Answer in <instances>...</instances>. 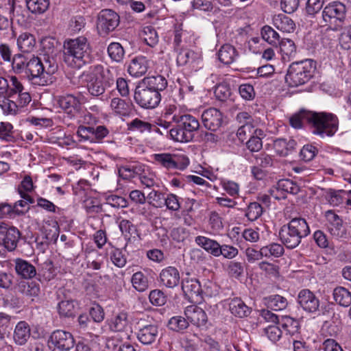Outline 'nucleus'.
<instances>
[{"mask_svg":"<svg viewBox=\"0 0 351 351\" xmlns=\"http://www.w3.org/2000/svg\"><path fill=\"white\" fill-rule=\"evenodd\" d=\"M226 271L231 277L239 278L243 275L244 267L240 262L230 261L228 264Z\"/></svg>","mask_w":351,"mask_h":351,"instance_id":"69168bd1","label":"nucleus"},{"mask_svg":"<svg viewBox=\"0 0 351 351\" xmlns=\"http://www.w3.org/2000/svg\"><path fill=\"white\" fill-rule=\"evenodd\" d=\"M346 5L339 1H333L326 5L322 10V26L335 32L342 28L346 19Z\"/></svg>","mask_w":351,"mask_h":351,"instance_id":"39448f33","label":"nucleus"},{"mask_svg":"<svg viewBox=\"0 0 351 351\" xmlns=\"http://www.w3.org/2000/svg\"><path fill=\"white\" fill-rule=\"evenodd\" d=\"M274 25L283 32H292L295 29V23L289 16L280 14L273 18Z\"/></svg>","mask_w":351,"mask_h":351,"instance_id":"72a5a7b5","label":"nucleus"},{"mask_svg":"<svg viewBox=\"0 0 351 351\" xmlns=\"http://www.w3.org/2000/svg\"><path fill=\"white\" fill-rule=\"evenodd\" d=\"M315 65L313 60H305L290 65L285 77L286 82L293 87L308 82L313 76Z\"/></svg>","mask_w":351,"mask_h":351,"instance_id":"20e7f679","label":"nucleus"},{"mask_svg":"<svg viewBox=\"0 0 351 351\" xmlns=\"http://www.w3.org/2000/svg\"><path fill=\"white\" fill-rule=\"evenodd\" d=\"M14 10L13 5H10L9 10H0V31L7 29L10 26L12 20V14Z\"/></svg>","mask_w":351,"mask_h":351,"instance_id":"052dcab7","label":"nucleus"},{"mask_svg":"<svg viewBox=\"0 0 351 351\" xmlns=\"http://www.w3.org/2000/svg\"><path fill=\"white\" fill-rule=\"evenodd\" d=\"M15 269L16 273L24 278H32L36 274L34 266L22 259L16 261Z\"/></svg>","mask_w":351,"mask_h":351,"instance_id":"f704fd0d","label":"nucleus"},{"mask_svg":"<svg viewBox=\"0 0 351 351\" xmlns=\"http://www.w3.org/2000/svg\"><path fill=\"white\" fill-rule=\"evenodd\" d=\"M202 120L206 128L212 131H216L222 125V113L217 108H210L203 112Z\"/></svg>","mask_w":351,"mask_h":351,"instance_id":"4468645a","label":"nucleus"},{"mask_svg":"<svg viewBox=\"0 0 351 351\" xmlns=\"http://www.w3.org/2000/svg\"><path fill=\"white\" fill-rule=\"evenodd\" d=\"M278 189L281 190L282 193H290L293 195L298 194L300 191V186L293 181L289 179L280 180L277 183Z\"/></svg>","mask_w":351,"mask_h":351,"instance_id":"de8ad7c7","label":"nucleus"},{"mask_svg":"<svg viewBox=\"0 0 351 351\" xmlns=\"http://www.w3.org/2000/svg\"><path fill=\"white\" fill-rule=\"evenodd\" d=\"M174 122L191 134H194L193 132L199 128L198 120L189 114H182L181 116L174 117Z\"/></svg>","mask_w":351,"mask_h":351,"instance_id":"a878e982","label":"nucleus"},{"mask_svg":"<svg viewBox=\"0 0 351 351\" xmlns=\"http://www.w3.org/2000/svg\"><path fill=\"white\" fill-rule=\"evenodd\" d=\"M134 98L141 108L152 109L158 106L161 95L157 91L151 90L139 84L135 90Z\"/></svg>","mask_w":351,"mask_h":351,"instance_id":"6e6552de","label":"nucleus"},{"mask_svg":"<svg viewBox=\"0 0 351 351\" xmlns=\"http://www.w3.org/2000/svg\"><path fill=\"white\" fill-rule=\"evenodd\" d=\"M197 53L193 51L184 49H181L176 58V62L178 66H184L192 63L197 58Z\"/></svg>","mask_w":351,"mask_h":351,"instance_id":"09e8293b","label":"nucleus"},{"mask_svg":"<svg viewBox=\"0 0 351 351\" xmlns=\"http://www.w3.org/2000/svg\"><path fill=\"white\" fill-rule=\"evenodd\" d=\"M238 56L237 49L229 44L221 46L218 51L219 60L225 64H230L234 62Z\"/></svg>","mask_w":351,"mask_h":351,"instance_id":"c756f323","label":"nucleus"},{"mask_svg":"<svg viewBox=\"0 0 351 351\" xmlns=\"http://www.w3.org/2000/svg\"><path fill=\"white\" fill-rule=\"evenodd\" d=\"M296 145L297 143L293 139L287 141L285 138H278L274 142V149L278 155L285 156L295 149Z\"/></svg>","mask_w":351,"mask_h":351,"instance_id":"7c9ffc66","label":"nucleus"},{"mask_svg":"<svg viewBox=\"0 0 351 351\" xmlns=\"http://www.w3.org/2000/svg\"><path fill=\"white\" fill-rule=\"evenodd\" d=\"M261 36L264 40L271 45H276L280 39L278 32L269 25H265L262 27Z\"/></svg>","mask_w":351,"mask_h":351,"instance_id":"603ef678","label":"nucleus"},{"mask_svg":"<svg viewBox=\"0 0 351 351\" xmlns=\"http://www.w3.org/2000/svg\"><path fill=\"white\" fill-rule=\"evenodd\" d=\"M287 225L300 242L303 238L306 237L311 232L306 221L301 217L292 219Z\"/></svg>","mask_w":351,"mask_h":351,"instance_id":"aec40b11","label":"nucleus"},{"mask_svg":"<svg viewBox=\"0 0 351 351\" xmlns=\"http://www.w3.org/2000/svg\"><path fill=\"white\" fill-rule=\"evenodd\" d=\"M58 311L60 317H69L75 315V304L73 300H62L58 304Z\"/></svg>","mask_w":351,"mask_h":351,"instance_id":"79ce46f5","label":"nucleus"},{"mask_svg":"<svg viewBox=\"0 0 351 351\" xmlns=\"http://www.w3.org/2000/svg\"><path fill=\"white\" fill-rule=\"evenodd\" d=\"M140 84L145 88H149L151 90L157 91L160 93V91L165 90L167 87V81L165 77L158 75L145 77Z\"/></svg>","mask_w":351,"mask_h":351,"instance_id":"bb28decb","label":"nucleus"},{"mask_svg":"<svg viewBox=\"0 0 351 351\" xmlns=\"http://www.w3.org/2000/svg\"><path fill=\"white\" fill-rule=\"evenodd\" d=\"M215 95L219 101H226L231 95L230 86L226 83H221L215 86Z\"/></svg>","mask_w":351,"mask_h":351,"instance_id":"0e129e2a","label":"nucleus"},{"mask_svg":"<svg viewBox=\"0 0 351 351\" xmlns=\"http://www.w3.org/2000/svg\"><path fill=\"white\" fill-rule=\"evenodd\" d=\"M36 44L33 35L25 32L21 34L17 39V45L20 51L24 53L31 52Z\"/></svg>","mask_w":351,"mask_h":351,"instance_id":"58836bf2","label":"nucleus"},{"mask_svg":"<svg viewBox=\"0 0 351 351\" xmlns=\"http://www.w3.org/2000/svg\"><path fill=\"white\" fill-rule=\"evenodd\" d=\"M167 326L173 331L181 332L189 327V322L182 316H174L169 320Z\"/></svg>","mask_w":351,"mask_h":351,"instance_id":"3c124183","label":"nucleus"},{"mask_svg":"<svg viewBox=\"0 0 351 351\" xmlns=\"http://www.w3.org/2000/svg\"><path fill=\"white\" fill-rule=\"evenodd\" d=\"M148 67L149 62L146 58L138 56L131 60L128 67V71L130 75L138 77L145 74Z\"/></svg>","mask_w":351,"mask_h":351,"instance_id":"5701e85b","label":"nucleus"},{"mask_svg":"<svg viewBox=\"0 0 351 351\" xmlns=\"http://www.w3.org/2000/svg\"><path fill=\"white\" fill-rule=\"evenodd\" d=\"M280 50L284 61H290L296 54V47L290 39H282L280 43Z\"/></svg>","mask_w":351,"mask_h":351,"instance_id":"4c0bfd02","label":"nucleus"},{"mask_svg":"<svg viewBox=\"0 0 351 351\" xmlns=\"http://www.w3.org/2000/svg\"><path fill=\"white\" fill-rule=\"evenodd\" d=\"M282 328L289 335H293L298 332L299 329V323L293 318L285 316L282 317L280 321Z\"/></svg>","mask_w":351,"mask_h":351,"instance_id":"4d7b16f0","label":"nucleus"},{"mask_svg":"<svg viewBox=\"0 0 351 351\" xmlns=\"http://www.w3.org/2000/svg\"><path fill=\"white\" fill-rule=\"evenodd\" d=\"M154 161L162 167L171 169L182 170L189 164V159L184 156L182 158L177 155H172L167 153L156 154L152 156Z\"/></svg>","mask_w":351,"mask_h":351,"instance_id":"9d476101","label":"nucleus"},{"mask_svg":"<svg viewBox=\"0 0 351 351\" xmlns=\"http://www.w3.org/2000/svg\"><path fill=\"white\" fill-rule=\"evenodd\" d=\"M263 207L258 202L250 203L245 212V216L250 221H255L263 214Z\"/></svg>","mask_w":351,"mask_h":351,"instance_id":"680f3d73","label":"nucleus"},{"mask_svg":"<svg viewBox=\"0 0 351 351\" xmlns=\"http://www.w3.org/2000/svg\"><path fill=\"white\" fill-rule=\"evenodd\" d=\"M298 300L300 306L307 312L313 313L319 308V299L308 289L300 291L298 294Z\"/></svg>","mask_w":351,"mask_h":351,"instance_id":"dca6fc26","label":"nucleus"},{"mask_svg":"<svg viewBox=\"0 0 351 351\" xmlns=\"http://www.w3.org/2000/svg\"><path fill=\"white\" fill-rule=\"evenodd\" d=\"M152 128V125L146 121H142L138 118L133 119L131 122L128 123V129L131 132H144L145 131L149 132Z\"/></svg>","mask_w":351,"mask_h":351,"instance_id":"bf43d9fd","label":"nucleus"},{"mask_svg":"<svg viewBox=\"0 0 351 351\" xmlns=\"http://www.w3.org/2000/svg\"><path fill=\"white\" fill-rule=\"evenodd\" d=\"M265 300L267 306L273 311H281L287 306V299L279 295H270Z\"/></svg>","mask_w":351,"mask_h":351,"instance_id":"a19ab883","label":"nucleus"},{"mask_svg":"<svg viewBox=\"0 0 351 351\" xmlns=\"http://www.w3.org/2000/svg\"><path fill=\"white\" fill-rule=\"evenodd\" d=\"M333 298L337 304L348 307L351 304V291L343 287H337L333 290Z\"/></svg>","mask_w":351,"mask_h":351,"instance_id":"c9c22d12","label":"nucleus"},{"mask_svg":"<svg viewBox=\"0 0 351 351\" xmlns=\"http://www.w3.org/2000/svg\"><path fill=\"white\" fill-rule=\"evenodd\" d=\"M110 108L114 113L121 116H125L128 115L130 111V104L121 98L115 97L110 101Z\"/></svg>","mask_w":351,"mask_h":351,"instance_id":"ea45409f","label":"nucleus"},{"mask_svg":"<svg viewBox=\"0 0 351 351\" xmlns=\"http://www.w3.org/2000/svg\"><path fill=\"white\" fill-rule=\"evenodd\" d=\"M42 64L45 79L55 73L58 70V64L53 57L45 56L43 60H42Z\"/></svg>","mask_w":351,"mask_h":351,"instance_id":"13d9d810","label":"nucleus"},{"mask_svg":"<svg viewBox=\"0 0 351 351\" xmlns=\"http://www.w3.org/2000/svg\"><path fill=\"white\" fill-rule=\"evenodd\" d=\"M312 132L322 138L333 136L338 130L339 121L337 117L326 112H313L311 116Z\"/></svg>","mask_w":351,"mask_h":351,"instance_id":"423d86ee","label":"nucleus"},{"mask_svg":"<svg viewBox=\"0 0 351 351\" xmlns=\"http://www.w3.org/2000/svg\"><path fill=\"white\" fill-rule=\"evenodd\" d=\"M49 6V0H27V7L32 13H44Z\"/></svg>","mask_w":351,"mask_h":351,"instance_id":"8fccbe9b","label":"nucleus"},{"mask_svg":"<svg viewBox=\"0 0 351 351\" xmlns=\"http://www.w3.org/2000/svg\"><path fill=\"white\" fill-rule=\"evenodd\" d=\"M31 335L29 325L25 321L19 322L15 326L13 333V339L16 344L25 345Z\"/></svg>","mask_w":351,"mask_h":351,"instance_id":"393cba45","label":"nucleus"},{"mask_svg":"<svg viewBox=\"0 0 351 351\" xmlns=\"http://www.w3.org/2000/svg\"><path fill=\"white\" fill-rule=\"evenodd\" d=\"M279 237L281 242L288 249H294L301 243L287 224L280 229Z\"/></svg>","mask_w":351,"mask_h":351,"instance_id":"cd10ccee","label":"nucleus"},{"mask_svg":"<svg viewBox=\"0 0 351 351\" xmlns=\"http://www.w3.org/2000/svg\"><path fill=\"white\" fill-rule=\"evenodd\" d=\"M239 254V250L230 245H220L218 251V257L223 256L225 258L232 259Z\"/></svg>","mask_w":351,"mask_h":351,"instance_id":"338daca9","label":"nucleus"},{"mask_svg":"<svg viewBox=\"0 0 351 351\" xmlns=\"http://www.w3.org/2000/svg\"><path fill=\"white\" fill-rule=\"evenodd\" d=\"M119 23L120 17L117 12L110 9L101 10L97 20L99 34L101 36L108 35L117 27Z\"/></svg>","mask_w":351,"mask_h":351,"instance_id":"0eeeda50","label":"nucleus"},{"mask_svg":"<svg viewBox=\"0 0 351 351\" xmlns=\"http://www.w3.org/2000/svg\"><path fill=\"white\" fill-rule=\"evenodd\" d=\"M108 53L112 60L119 62L123 60L125 51L119 43H112L108 47Z\"/></svg>","mask_w":351,"mask_h":351,"instance_id":"6e6d98bb","label":"nucleus"},{"mask_svg":"<svg viewBox=\"0 0 351 351\" xmlns=\"http://www.w3.org/2000/svg\"><path fill=\"white\" fill-rule=\"evenodd\" d=\"M8 91L7 98H12L14 95L23 92L25 90L22 83L19 79L14 76L11 75L8 77Z\"/></svg>","mask_w":351,"mask_h":351,"instance_id":"5fc2aeb1","label":"nucleus"},{"mask_svg":"<svg viewBox=\"0 0 351 351\" xmlns=\"http://www.w3.org/2000/svg\"><path fill=\"white\" fill-rule=\"evenodd\" d=\"M313 113L309 111L300 110L298 113L293 114L289 119L290 125L295 128L300 129L302 128L304 123L307 121L312 125Z\"/></svg>","mask_w":351,"mask_h":351,"instance_id":"e433bc0d","label":"nucleus"},{"mask_svg":"<svg viewBox=\"0 0 351 351\" xmlns=\"http://www.w3.org/2000/svg\"><path fill=\"white\" fill-rule=\"evenodd\" d=\"M326 226L328 232L336 237H343L346 234V229L343 221L334 211L330 210L325 213Z\"/></svg>","mask_w":351,"mask_h":351,"instance_id":"2eb2a0df","label":"nucleus"},{"mask_svg":"<svg viewBox=\"0 0 351 351\" xmlns=\"http://www.w3.org/2000/svg\"><path fill=\"white\" fill-rule=\"evenodd\" d=\"M169 133L173 141L181 143L189 142L194 136V134H191V133L184 130L182 127H179L178 124H177L176 128H171Z\"/></svg>","mask_w":351,"mask_h":351,"instance_id":"37998d69","label":"nucleus"},{"mask_svg":"<svg viewBox=\"0 0 351 351\" xmlns=\"http://www.w3.org/2000/svg\"><path fill=\"white\" fill-rule=\"evenodd\" d=\"M110 72L101 64H95L84 71L82 77L86 82L87 90L94 97L102 95L110 84Z\"/></svg>","mask_w":351,"mask_h":351,"instance_id":"7ed1b4c3","label":"nucleus"},{"mask_svg":"<svg viewBox=\"0 0 351 351\" xmlns=\"http://www.w3.org/2000/svg\"><path fill=\"white\" fill-rule=\"evenodd\" d=\"M12 69L16 74L25 73L32 83L40 86L47 84L44 78L42 60L33 55L15 54L12 58Z\"/></svg>","mask_w":351,"mask_h":351,"instance_id":"f03ea898","label":"nucleus"},{"mask_svg":"<svg viewBox=\"0 0 351 351\" xmlns=\"http://www.w3.org/2000/svg\"><path fill=\"white\" fill-rule=\"evenodd\" d=\"M73 335L63 330L53 331L49 338V346L52 351H69L74 347Z\"/></svg>","mask_w":351,"mask_h":351,"instance_id":"1a4fd4ad","label":"nucleus"},{"mask_svg":"<svg viewBox=\"0 0 351 351\" xmlns=\"http://www.w3.org/2000/svg\"><path fill=\"white\" fill-rule=\"evenodd\" d=\"M91 48L84 36L64 40L62 49V60L68 66L80 69L90 58Z\"/></svg>","mask_w":351,"mask_h":351,"instance_id":"f257e3e1","label":"nucleus"},{"mask_svg":"<svg viewBox=\"0 0 351 351\" xmlns=\"http://www.w3.org/2000/svg\"><path fill=\"white\" fill-rule=\"evenodd\" d=\"M180 272L175 267H167L160 274V282L167 288H174L180 283Z\"/></svg>","mask_w":351,"mask_h":351,"instance_id":"6ab92c4d","label":"nucleus"},{"mask_svg":"<svg viewBox=\"0 0 351 351\" xmlns=\"http://www.w3.org/2000/svg\"><path fill=\"white\" fill-rule=\"evenodd\" d=\"M143 38L145 43L152 47H155L158 43V36L156 29L151 26H146L143 30Z\"/></svg>","mask_w":351,"mask_h":351,"instance_id":"864d4df0","label":"nucleus"},{"mask_svg":"<svg viewBox=\"0 0 351 351\" xmlns=\"http://www.w3.org/2000/svg\"><path fill=\"white\" fill-rule=\"evenodd\" d=\"M133 287L139 292H143L149 287L147 277L141 271L136 272L132 277Z\"/></svg>","mask_w":351,"mask_h":351,"instance_id":"49530a36","label":"nucleus"},{"mask_svg":"<svg viewBox=\"0 0 351 351\" xmlns=\"http://www.w3.org/2000/svg\"><path fill=\"white\" fill-rule=\"evenodd\" d=\"M182 289L184 295L192 302H197L202 298V288L197 279L183 280L182 282Z\"/></svg>","mask_w":351,"mask_h":351,"instance_id":"a211bd4d","label":"nucleus"},{"mask_svg":"<svg viewBox=\"0 0 351 351\" xmlns=\"http://www.w3.org/2000/svg\"><path fill=\"white\" fill-rule=\"evenodd\" d=\"M230 313L238 317H247L250 313V308L244 302L238 298H233L229 303Z\"/></svg>","mask_w":351,"mask_h":351,"instance_id":"2f4dec72","label":"nucleus"},{"mask_svg":"<svg viewBox=\"0 0 351 351\" xmlns=\"http://www.w3.org/2000/svg\"><path fill=\"white\" fill-rule=\"evenodd\" d=\"M236 119L241 125L237 130V136L241 142H243L247 138L252 136L254 128L258 125V120L247 112H239Z\"/></svg>","mask_w":351,"mask_h":351,"instance_id":"9b49d317","label":"nucleus"},{"mask_svg":"<svg viewBox=\"0 0 351 351\" xmlns=\"http://www.w3.org/2000/svg\"><path fill=\"white\" fill-rule=\"evenodd\" d=\"M195 242L208 253L215 257H218V251L220 244L217 241L204 236H197L195 239Z\"/></svg>","mask_w":351,"mask_h":351,"instance_id":"c85d7f7f","label":"nucleus"},{"mask_svg":"<svg viewBox=\"0 0 351 351\" xmlns=\"http://www.w3.org/2000/svg\"><path fill=\"white\" fill-rule=\"evenodd\" d=\"M5 99L1 104V108L3 112L6 114L16 115L21 113L23 111L19 108L16 101L9 99V98H5Z\"/></svg>","mask_w":351,"mask_h":351,"instance_id":"e2e57ef3","label":"nucleus"},{"mask_svg":"<svg viewBox=\"0 0 351 351\" xmlns=\"http://www.w3.org/2000/svg\"><path fill=\"white\" fill-rule=\"evenodd\" d=\"M326 201L332 206L345 204L351 209V190L328 189L325 195Z\"/></svg>","mask_w":351,"mask_h":351,"instance_id":"ddd939ff","label":"nucleus"},{"mask_svg":"<svg viewBox=\"0 0 351 351\" xmlns=\"http://www.w3.org/2000/svg\"><path fill=\"white\" fill-rule=\"evenodd\" d=\"M110 260L115 266L120 268L123 267L127 262L125 254L118 248L113 249L110 252Z\"/></svg>","mask_w":351,"mask_h":351,"instance_id":"774afa93","label":"nucleus"},{"mask_svg":"<svg viewBox=\"0 0 351 351\" xmlns=\"http://www.w3.org/2000/svg\"><path fill=\"white\" fill-rule=\"evenodd\" d=\"M287 225L300 242L303 238L306 237L311 232L306 221L301 217L292 219Z\"/></svg>","mask_w":351,"mask_h":351,"instance_id":"412c9836","label":"nucleus"},{"mask_svg":"<svg viewBox=\"0 0 351 351\" xmlns=\"http://www.w3.org/2000/svg\"><path fill=\"white\" fill-rule=\"evenodd\" d=\"M128 324V315L125 313L121 312L112 319L110 328L113 331L121 332L125 330Z\"/></svg>","mask_w":351,"mask_h":351,"instance_id":"a18cd8bd","label":"nucleus"},{"mask_svg":"<svg viewBox=\"0 0 351 351\" xmlns=\"http://www.w3.org/2000/svg\"><path fill=\"white\" fill-rule=\"evenodd\" d=\"M19 291L23 295L30 298L34 301V298H38L40 294V285L34 281L21 282L19 285Z\"/></svg>","mask_w":351,"mask_h":351,"instance_id":"473e14b6","label":"nucleus"},{"mask_svg":"<svg viewBox=\"0 0 351 351\" xmlns=\"http://www.w3.org/2000/svg\"><path fill=\"white\" fill-rule=\"evenodd\" d=\"M0 235L3 237L1 243L4 247L12 251L17 246L21 233L16 228L0 221Z\"/></svg>","mask_w":351,"mask_h":351,"instance_id":"f8f14e48","label":"nucleus"},{"mask_svg":"<svg viewBox=\"0 0 351 351\" xmlns=\"http://www.w3.org/2000/svg\"><path fill=\"white\" fill-rule=\"evenodd\" d=\"M262 252L265 258H278L284 254L285 250L281 244L278 243H271L262 247Z\"/></svg>","mask_w":351,"mask_h":351,"instance_id":"c03bdc74","label":"nucleus"},{"mask_svg":"<svg viewBox=\"0 0 351 351\" xmlns=\"http://www.w3.org/2000/svg\"><path fill=\"white\" fill-rule=\"evenodd\" d=\"M184 315L192 324L201 327L206 325L208 317L206 312L197 305H190L185 308Z\"/></svg>","mask_w":351,"mask_h":351,"instance_id":"f3484780","label":"nucleus"},{"mask_svg":"<svg viewBox=\"0 0 351 351\" xmlns=\"http://www.w3.org/2000/svg\"><path fill=\"white\" fill-rule=\"evenodd\" d=\"M58 104L62 110L71 116L78 111L80 106L78 99L70 94L59 96Z\"/></svg>","mask_w":351,"mask_h":351,"instance_id":"b1692460","label":"nucleus"},{"mask_svg":"<svg viewBox=\"0 0 351 351\" xmlns=\"http://www.w3.org/2000/svg\"><path fill=\"white\" fill-rule=\"evenodd\" d=\"M158 335V328L155 324H147L140 327L137 332L138 341L145 345L154 342Z\"/></svg>","mask_w":351,"mask_h":351,"instance_id":"4be33fe9","label":"nucleus"}]
</instances>
